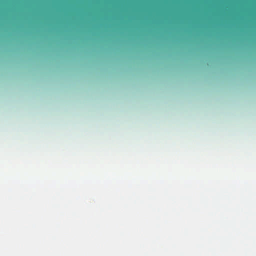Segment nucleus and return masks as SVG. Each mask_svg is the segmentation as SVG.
<instances>
[{
    "instance_id": "f257e3e1",
    "label": "nucleus",
    "mask_w": 256,
    "mask_h": 256,
    "mask_svg": "<svg viewBox=\"0 0 256 256\" xmlns=\"http://www.w3.org/2000/svg\"><path fill=\"white\" fill-rule=\"evenodd\" d=\"M30 0H29V12L30 14Z\"/></svg>"
}]
</instances>
